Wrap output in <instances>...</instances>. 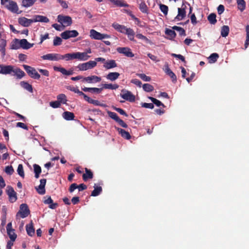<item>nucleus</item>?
<instances>
[{
    "label": "nucleus",
    "instance_id": "6e6d98bb",
    "mask_svg": "<svg viewBox=\"0 0 249 249\" xmlns=\"http://www.w3.org/2000/svg\"><path fill=\"white\" fill-rule=\"evenodd\" d=\"M62 40L61 38L58 36H55L53 39V45L54 46H59L62 44Z\"/></svg>",
    "mask_w": 249,
    "mask_h": 249
},
{
    "label": "nucleus",
    "instance_id": "c756f323",
    "mask_svg": "<svg viewBox=\"0 0 249 249\" xmlns=\"http://www.w3.org/2000/svg\"><path fill=\"white\" fill-rule=\"evenodd\" d=\"M111 2L115 5L119 7H128L129 5L123 0H112Z\"/></svg>",
    "mask_w": 249,
    "mask_h": 249
},
{
    "label": "nucleus",
    "instance_id": "bb28decb",
    "mask_svg": "<svg viewBox=\"0 0 249 249\" xmlns=\"http://www.w3.org/2000/svg\"><path fill=\"white\" fill-rule=\"evenodd\" d=\"M120 73L117 72H109L106 76L107 78L111 81L116 80L119 78Z\"/></svg>",
    "mask_w": 249,
    "mask_h": 249
},
{
    "label": "nucleus",
    "instance_id": "4468645a",
    "mask_svg": "<svg viewBox=\"0 0 249 249\" xmlns=\"http://www.w3.org/2000/svg\"><path fill=\"white\" fill-rule=\"evenodd\" d=\"M163 71L165 73L169 76L173 82L175 83L177 81V76L169 68V65L168 63H166L164 65V68Z\"/></svg>",
    "mask_w": 249,
    "mask_h": 249
},
{
    "label": "nucleus",
    "instance_id": "20e7f679",
    "mask_svg": "<svg viewBox=\"0 0 249 249\" xmlns=\"http://www.w3.org/2000/svg\"><path fill=\"white\" fill-rule=\"evenodd\" d=\"M30 211L28 205L26 204L23 203L20 205L19 210L17 214V216L20 215L22 218H25L30 214Z\"/></svg>",
    "mask_w": 249,
    "mask_h": 249
},
{
    "label": "nucleus",
    "instance_id": "c03bdc74",
    "mask_svg": "<svg viewBox=\"0 0 249 249\" xmlns=\"http://www.w3.org/2000/svg\"><path fill=\"white\" fill-rule=\"evenodd\" d=\"M148 98L152 102L153 105L155 104L157 107L162 106L163 107H165L164 105L157 99L152 97H149Z\"/></svg>",
    "mask_w": 249,
    "mask_h": 249
},
{
    "label": "nucleus",
    "instance_id": "3c124183",
    "mask_svg": "<svg viewBox=\"0 0 249 249\" xmlns=\"http://www.w3.org/2000/svg\"><path fill=\"white\" fill-rule=\"evenodd\" d=\"M136 75L144 81L149 82L151 79L150 76H146L144 73H137Z\"/></svg>",
    "mask_w": 249,
    "mask_h": 249
},
{
    "label": "nucleus",
    "instance_id": "0eeeda50",
    "mask_svg": "<svg viewBox=\"0 0 249 249\" xmlns=\"http://www.w3.org/2000/svg\"><path fill=\"white\" fill-rule=\"evenodd\" d=\"M6 193L8 196L9 200L11 203L16 202L18 199L17 196V193L15 191L13 188L11 186H7V190Z\"/></svg>",
    "mask_w": 249,
    "mask_h": 249
},
{
    "label": "nucleus",
    "instance_id": "dca6fc26",
    "mask_svg": "<svg viewBox=\"0 0 249 249\" xmlns=\"http://www.w3.org/2000/svg\"><path fill=\"white\" fill-rule=\"evenodd\" d=\"M19 24L24 27H28L32 23L34 22L33 19H28L25 17H22L18 18V20Z\"/></svg>",
    "mask_w": 249,
    "mask_h": 249
},
{
    "label": "nucleus",
    "instance_id": "a878e982",
    "mask_svg": "<svg viewBox=\"0 0 249 249\" xmlns=\"http://www.w3.org/2000/svg\"><path fill=\"white\" fill-rule=\"evenodd\" d=\"M14 66L12 65H3L2 73L3 74H8L12 73Z\"/></svg>",
    "mask_w": 249,
    "mask_h": 249
},
{
    "label": "nucleus",
    "instance_id": "c9c22d12",
    "mask_svg": "<svg viewBox=\"0 0 249 249\" xmlns=\"http://www.w3.org/2000/svg\"><path fill=\"white\" fill-rule=\"evenodd\" d=\"M37 0H22V6L24 7H29L34 4Z\"/></svg>",
    "mask_w": 249,
    "mask_h": 249
},
{
    "label": "nucleus",
    "instance_id": "4be33fe9",
    "mask_svg": "<svg viewBox=\"0 0 249 249\" xmlns=\"http://www.w3.org/2000/svg\"><path fill=\"white\" fill-rule=\"evenodd\" d=\"M12 75L16 76L18 79H21L25 76V72L19 68L14 69L13 68V71H12Z\"/></svg>",
    "mask_w": 249,
    "mask_h": 249
},
{
    "label": "nucleus",
    "instance_id": "9d476101",
    "mask_svg": "<svg viewBox=\"0 0 249 249\" xmlns=\"http://www.w3.org/2000/svg\"><path fill=\"white\" fill-rule=\"evenodd\" d=\"M186 6L185 5V3L183 2L181 8H178V14L176 17L175 19L178 21L183 19L186 17Z\"/></svg>",
    "mask_w": 249,
    "mask_h": 249
},
{
    "label": "nucleus",
    "instance_id": "a18cd8bd",
    "mask_svg": "<svg viewBox=\"0 0 249 249\" xmlns=\"http://www.w3.org/2000/svg\"><path fill=\"white\" fill-rule=\"evenodd\" d=\"M142 89L146 92L152 91L154 89V87L152 85L148 83L144 84L142 85Z\"/></svg>",
    "mask_w": 249,
    "mask_h": 249
},
{
    "label": "nucleus",
    "instance_id": "72a5a7b5",
    "mask_svg": "<svg viewBox=\"0 0 249 249\" xmlns=\"http://www.w3.org/2000/svg\"><path fill=\"white\" fill-rule=\"evenodd\" d=\"M6 46V41L4 39H1L0 40V52H1L2 56H4L5 55V47Z\"/></svg>",
    "mask_w": 249,
    "mask_h": 249
},
{
    "label": "nucleus",
    "instance_id": "a211bd4d",
    "mask_svg": "<svg viewBox=\"0 0 249 249\" xmlns=\"http://www.w3.org/2000/svg\"><path fill=\"white\" fill-rule=\"evenodd\" d=\"M53 70L55 71H59V72H61L63 75H71L73 74V70H71L69 71H67L65 68H62V67H56V66H54Z\"/></svg>",
    "mask_w": 249,
    "mask_h": 249
},
{
    "label": "nucleus",
    "instance_id": "9b49d317",
    "mask_svg": "<svg viewBox=\"0 0 249 249\" xmlns=\"http://www.w3.org/2000/svg\"><path fill=\"white\" fill-rule=\"evenodd\" d=\"M57 20L61 24H64L66 26H70L72 24V19L71 17L68 16H63L59 15L57 16Z\"/></svg>",
    "mask_w": 249,
    "mask_h": 249
},
{
    "label": "nucleus",
    "instance_id": "0e129e2a",
    "mask_svg": "<svg viewBox=\"0 0 249 249\" xmlns=\"http://www.w3.org/2000/svg\"><path fill=\"white\" fill-rule=\"evenodd\" d=\"M171 55L173 57H175L179 59L180 60H181L182 62H184V63L186 62L185 57L181 54H177L175 53H172Z\"/></svg>",
    "mask_w": 249,
    "mask_h": 249
},
{
    "label": "nucleus",
    "instance_id": "7c9ffc66",
    "mask_svg": "<svg viewBox=\"0 0 249 249\" xmlns=\"http://www.w3.org/2000/svg\"><path fill=\"white\" fill-rule=\"evenodd\" d=\"M21 86L31 93L33 92V87L31 85L27 82L22 81L20 83Z\"/></svg>",
    "mask_w": 249,
    "mask_h": 249
},
{
    "label": "nucleus",
    "instance_id": "c85d7f7f",
    "mask_svg": "<svg viewBox=\"0 0 249 249\" xmlns=\"http://www.w3.org/2000/svg\"><path fill=\"white\" fill-rule=\"evenodd\" d=\"M26 229L28 235L32 236L35 234V229L33 227L32 221L31 222L30 224L26 225Z\"/></svg>",
    "mask_w": 249,
    "mask_h": 249
},
{
    "label": "nucleus",
    "instance_id": "e433bc0d",
    "mask_svg": "<svg viewBox=\"0 0 249 249\" xmlns=\"http://www.w3.org/2000/svg\"><path fill=\"white\" fill-rule=\"evenodd\" d=\"M230 29L228 26L224 25L221 28V35L223 37H226L228 36Z\"/></svg>",
    "mask_w": 249,
    "mask_h": 249
},
{
    "label": "nucleus",
    "instance_id": "5701e85b",
    "mask_svg": "<svg viewBox=\"0 0 249 249\" xmlns=\"http://www.w3.org/2000/svg\"><path fill=\"white\" fill-rule=\"evenodd\" d=\"M34 22H41L48 23L49 22V19L47 17L41 15H36L33 19Z\"/></svg>",
    "mask_w": 249,
    "mask_h": 249
},
{
    "label": "nucleus",
    "instance_id": "473e14b6",
    "mask_svg": "<svg viewBox=\"0 0 249 249\" xmlns=\"http://www.w3.org/2000/svg\"><path fill=\"white\" fill-rule=\"evenodd\" d=\"M63 118L68 121L72 120L74 118V114L73 113L69 111H65L63 113Z\"/></svg>",
    "mask_w": 249,
    "mask_h": 249
},
{
    "label": "nucleus",
    "instance_id": "f704fd0d",
    "mask_svg": "<svg viewBox=\"0 0 249 249\" xmlns=\"http://www.w3.org/2000/svg\"><path fill=\"white\" fill-rule=\"evenodd\" d=\"M34 171L35 173V177L36 178H38L39 175L41 172V168L39 165L36 164L33 165Z\"/></svg>",
    "mask_w": 249,
    "mask_h": 249
},
{
    "label": "nucleus",
    "instance_id": "ddd939ff",
    "mask_svg": "<svg viewBox=\"0 0 249 249\" xmlns=\"http://www.w3.org/2000/svg\"><path fill=\"white\" fill-rule=\"evenodd\" d=\"M116 50L119 53H122L128 57H132L134 56L131 49L128 47H118Z\"/></svg>",
    "mask_w": 249,
    "mask_h": 249
},
{
    "label": "nucleus",
    "instance_id": "680f3d73",
    "mask_svg": "<svg viewBox=\"0 0 249 249\" xmlns=\"http://www.w3.org/2000/svg\"><path fill=\"white\" fill-rule=\"evenodd\" d=\"M2 223L5 222L6 214H7V208L5 206H3L2 208Z\"/></svg>",
    "mask_w": 249,
    "mask_h": 249
},
{
    "label": "nucleus",
    "instance_id": "052dcab7",
    "mask_svg": "<svg viewBox=\"0 0 249 249\" xmlns=\"http://www.w3.org/2000/svg\"><path fill=\"white\" fill-rule=\"evenodd\" d=\"M61 104H60V102L58 101H55L50 102V106L53 108H56L60 107Z\"/></svg>",
    "mask_w": 249,
    "mask_h": 249
},
{
    "label": "nucleus",
    "instance_id": "774afa93",
    "mask_svg": "<svg viewBox=\"0 0 249 249\" xmlns=\"http://www.w3.org/2000/svg\"><path fill=\"white\" fill-rule=\"evenodd\" d=\"M225 10L224 5L220 4L217 7V13L219 15L222 14Z\"/></svg>",
    "mask_w": 249,
    "mask_h": 249
},
{
    "label": "nucleus",
    "instance_id": "a19ab883",
    "mask_svg": "<svg viewBox=\"0 0 249 249\" xmlns=\"http://www.w3.org/2000/svg\"><path fill=\"white\" fill-rule=\"evenodd\" d=\"M238 8L241 11H244L246 8V2L244 0H236Z\"/></svg>",
    "mask_w": 249,
    "mask_h": 249
},
{
    "label": "nucleus",
    "instance_id": "58836bf2",
    "mask_svg": "<svg viewBox=\"0 0 249 249\" xmlns=\"http://www.w3.org/2000/svg\"><path fill=\"white\" fill-rule=\"evenodd\" d=\"M119 88V85L117 84H102V88L105 89H116Z\"/></svg>",
    "mask_w": 249,
    "mask_h": 249
},
{
    "label": "nucleus",
    "instance_id": "2f4dec72",
    "mask_svg": "<svg viewBox=\"0 0 249 249\" xmlns=\"http://www.w3.org/2000/svg\"><path fill=\"white\" fill-rule=\"evenodd\" d=\"M102 192V188L101 186H96L94 184V190L92 191L91 196H96L99 195Z\"/></svg>",
    "mask_w": 249,
    "mask_h": 249
},
{
    "label": "nucleus",
    "instance_id": "f257e3e1",
    "mask_svg": "<svg viewBox=\"0 0 249 249\" xmlns=\"http://www.w3.org/2000/svg\"><path fill=\"white\" fill-rule=\"evenodd\" d=\"M89 56L87 55L86 53L76 52L73 53H68L63 55V59L66 61H70L73 59H78L81 61L87 60Z\"/></svg>",
    "mask_w": 249,
    "mask_h": 249
},
{
    "label": "nucleus",
    "instance_id": "49530a36",
    "mask_svg": "<svg viewBox=\"0 0 249 249\" xmlns=\"http://www.w3.org/2000/svg\"><path fill=\"white\" fill-rule=\"evenodd\" d=\"M172 29L174 30H176L178 32L180 36H186L185 31L183 28H182L180 27L174 26L172 27Z\"/></svg>",
    "mask_w": 249,
    "mask_h": 249
},
{
    "label": "nucleus",
    "instance_id": "8fccbe9b",
    "mask_svg": "<svg viewBox=\"0 0 249 249\" xmlns=\"http://www.w3.org/2000/svg\"><path fill=\"white\" fill-rule=\"evenodd\" d=\"M246 31L247 33L246 40L245 43V49H247L249 45V25H247L246 27Z\"/></svg>",
    "mask_w": 249,
    "mask_h": 249
},
{
    "label": "nucleus",
    "instance_id": "4c0bfd02",
    "mask_svg": "<svg viewBox=\"0 0 249 249\" xmlns=\"http://www.w3.org/2000/svg\"><path fill=\"white\" fill-rule=\"evenodd\" d=\"M165 33L169 36L170 39H174L176 36V33L173 29H166Z\"/></svg>",
    "mask_w": 249,
    "mask_h": 249
},
{
    "label": "nucleus",
    "instance_id": "7ed1b4c3",
    "mask_svg": "<svg viewBox=\"0 0 249 249\" xmlns=\"http://www.w3.org/2000/svg\"><path fill=\"white\" fill-rule=\"evenodd\" d=\"M23 67L31 78L35 79H39L40 78V74L36 71L34 68L26 65H23Z\"/></svg>",
    "mask_w": 249,
    "mask_h": 249
},
{
    "label": "nucleus",
    "instance_id": "ea45409f",
    "mask_svg": "<svg viewBox=\"0 0 249 249\" xmlns=\"http://www.w3.org/2000/svg\"><path fill=\"white\" fill-rule=\"evenodd\" d=\"M139 9L143 13H148V7L144 1H142L139 4Z\"/></svg>",
    "mask_w": 249,
    "mask_h": 249
},
{
    "label": "nucleus",
    "instance_id": "09e8293b",
    "mask_svg": "<svg viewBox=\"0 0 249 249\" xmlns=\"http://www.w3.org/2000/svg\"><path fill=\"white\" fill-rule=\"evenodd\" d=\"M159 7L160 11L163 13L164 15H167L168 12V7L166 5L163 4H160Z\"/></svg>",
    "mask_w": 249,
    "mask_h": 249
},
{
    "label": "nucleus",
    "instance_id": "1a4fd4ad",
    "mask_svg": "<svg viewBox=\"0 0 249 249\" xmlns=\"http://www.w3.org/2000/svg\"><path fill=\"white\" fill-rule=\"evenodd\" d=\"M79 33L76 30H67L60 35L62 38L68 39L71 37H75L78 36Z\"/></svg>",
    "mask_w": 249,
    "mask_h": 249
},
{
    "label": "nucleus",
    "instance_id": "b1692460",
    "mask_svg": "<svg viewBox=\"0 0 249 249\" xmlns=\"http://www.w3.org/2000/svg\"><path fill=\"white\" fill-rule=\"evenodd\" d=\"M124 34L127 36L128 38L131 41H134L135 32L134 30L130 28H126Z\"/></svg>",
    "mask_w": 249,
    "mask_h": 249
},
{
    "label": "nucleus",
    "instance_id": "cd10ccee",
    "mask_svg": "<svg viewBox=\"0 0 249 249\" xmlns=\"http://www.w3.org/2000/svg\"><path fill=\"white\" fill-rule=\"evenodd\" d=\"M112 27L117 31L124 34L125 29L126 28V26L124 25H120L118 23H114L112 24Z\"/></svg>",
    "mask_w": 249,
    "mask_h": 249
},
{
    "label": "nucleus",
    "instance_id": "13d9d810",
    "mask_svg": "<svg viewBox=\"0 0 249 249\" xmlns=\"http://www.w3.org/2000/svg\"><path fill=\"white\" fill-rule=\"evenodd\" d=\"M142 107L146 108H150V109H153L154 107V106L152 103H141V104Z\"/></svg>",
    "mask_w": 249,
    "mask_h": 249
},
{
    "label": "nucleus",
    "instance_id": "de8ad7c7",
    "mask_svg": "<svg viewBox=\"0 0 249 249\" xmlns=\"http://www.w3.org/2000/svg\"><path fill=\"white\" fill-rule=\"evenodd\" d=\"M19 48H20L19 40L16 38L11 46V49L17 50Z\"/></svg>",
    "mask_w": 249,
    "mask_h": 249
},
{
    "label": "nucleus",
    "instance_id": "37998d69",
    "mask_svg": "<svg viewBox=\"0 0 249 249\" xmlns=\"http://www.w3.org/2000/svg\"><path fill=\"white\" fill-rule=\"evenodd\" d=\"M57 101L60 102V104H66L67 101L66 96L64 94H60L57 96Z\"/></svg>",
    "mask_w": 249,
    "mask_h": 249
},
{
    "label": "nucleus",
    "instance_id": "393cba45",
    "mask_svg": "<svg viewBox=\"0 0 249 249\" xmlns=\"http://www.w3.org/2000/svg\"><path fill=\"white\" fill-rule=\"evenodd\" d=\"M85 172L86 173L85 174H83L82 176L83 179L85 181H87L89 179H91L93 178V174L90 170L86 168Z\"/></svg>",
    "mask_w": 249,
    "mask_h": 249
},
{
    "label": "nucleus",
    "instance_id": "79ce46f5",
    "mask_svg": "<svg viewBox=\"0 0 249 249\" xmlns=\"http://www.w3.org/2000/svg\"><path fill=\"white\" fill-rule=\"evenodd\" d=\"M216 17V16L215 14L211 13L208 16V20H209L211 24H215L217 22Z\"/></svg>",
    "mask_w": 249,
    "mask_h": 249
},
{
    "label": "nucleus",
    "instance_id": "bf43d9fd",
    "mask_svg": "<svg viewBox=\"0 0 249 249\" xmlns=\"http://www.w3.org/2000/svg\"><path fill=\"white\" fill-rule=\"evenodd\" d=\"M63 60V55L59 53H53V61Z\"/></svg>",
    "mask_w": 249,
    "mask_h": 249
},
{
    "label": "nucleus",
    "instance_id": "aec40b11",
    "mask_svg": "<svg viewBox=\"0 0 249 249\" xmlns=\"http://www.w3.org/2000/svg\"><path fill=\"white\" fill-rule=\"evenodd\" d=\"M115 129L123 138L126 140H129L131 138V135L128 132L126 131L122 128L117 127H115Z\"/></svg>",
    "mask_w": 249,
    "mask_h": 249
},
{
    "label": "nucleus",
    "instance_id": "e2e57ef3",
    "mask_svg": "<svg viewBox=\"0 0 249 249\" xmlns=\"http://www.w3.org/2000/svg\"><path fill=\"white\" fill-rule=\"evenodd\" d=\"M53 53H48L45 55H42L41 57L43 60H49L53 61Z\"/></svg>",
    "mask_w": 249,
    "mask_h": 249
},
{
    "label": "nucleus",
    "instance_id": "f8f14e48",
    "mask_svg": "<svg viewBox=\"0 0 249 249\" xmlns=\"http://www.w3.org/2000/svg\"><path fill=\"white\" fill-rule=\"evenodd\" d=\"M7 233L11 240L15 241L17 238V235L15 232V230L12 228L11 222H9L6 226Z\"/></svg>",
    "mask_w": 249,
    "mask_h": 249
},
{
    "label": "nucleus",
    "instance_id": "39448f33",
    "mask_svg": "<svg viewBox=\"0 0 249 249\" xmlns=\"http://www.w3.org/2000/svg\"><path fill=\"white\" fill-rule=\"evenodd\" d=\"M97 65V62L95 61H89L86 63L80 64L78 65L77 68L80 71H87L89 69H91Z\"/></svg>",
    "mask_w": 249,
    "mask_h": 249
},
{
    "label": "nucleus",
    "instance_id": "6e6552de",
    "mask_svg": "<svg viewBox=\"0 0 249 249\" xmlns=\"http://www.w3.org/2000/svg\"><path fill=\"white\" fill-rule=\"evenodd\" d=\"M122 92L123 93H121L120 96L124 99L130 102H133L135 101V96L131 91L123 89Z\"/></svg>",
    "mask_w": 249,
    "mask_h": 249
},
{
    "label": "nucleus",
    "instance_id": "864d4df0",
    "mask_svg": "<svg viewBox=\"0 0 249 249\" xmlns=\"http://www.w3.org/2000/svg\"><path fill=\"white\" fill-rule=\"evenodd\" d=\"M17 172L18 174L22 178L24 177V172L23 170V165L21 164H20L18 165Z\"/></svg>",
    "mask_w": 249,
    "mask_h": 249
},
{
    "label": "nucleus",
    "instance_id": "423d86ee",
    "mask_svg": "<svg viewBox=\"0 0 249 249\" xmlns=\"http://www.w3.org/2000/svg\"><path fill=\"white\" fill-rule=\"evenodd\" d=\"M89 36L92 39L97 40H102L104 38H109L110 36L109 35L107 34H103L99 32H98L94 29H91L90 31Z\"/></svg>",
    "mask_w": 249,
    "mask_h": 249
},
{
    "label": "nucleus",
    "instance_id": "2eb2a0df",
    "mask_svg": "<svg viewBox=\"0 0 249 249\" xmlns=\"http://www.w3.org/2000/svg\"><path fill=\"white\" fill-rule=\"evenodd\" d=\"M40 185L37 186L36 187V189L37 193L40 195H44L45 194V186L46 183V179H41L40 180Z\"/></svg>",
    "mask_w": 249,
    "mask_h": 249
},
{
    "label": "nucleus",
    "instance_id": "4d7b16f0",
    "mask_svg": "<svg viewBox=\"0 0 249 249\" xmlns=\"http://www.w3.org/2000/svg\"><path fill=\"white\" fill-rule=\"evenodd\" d=\"M4 171L5 173L9 175H12L14 172V169L11 165L6 166Z\"/></svg>",
    "mask_w": 249,
    "mask_h": 249
},
{
    "label": "nucleus",
    "instance_id": "6ab92c4d",
    "mask_svg": "<svg viewBox=\"0 0 249 249\" xmlns=\"http://www.w3.org/2000/svg\"><path fill=\"white\" fill-rule=\"evenodd\" d=\"M20 48L23 49H29L34 46V43H30L28 42L26 39H22L19 40Z\"/></svg>",
    "mask_w": 249,
    "mask_h": 249
},
{
    "label": "nucleus",
    "instance_id": "338daca9",
    "mask_svg": "<svg viewBox=\"0 0 249 249\" xmlns=\"http://www.w3.org/2000/svg\"><path fill=\"white\" fill-rule=\"evenodd\" d=\"M131 83L136 85V86H137L139 87H141L142 86V82L139 80H138L137 79H132L131 80Z\"/></svg>",
    "mask_w": 249,
    "mask_h": 249
},
{
    "label": "nucleus",
    "instance_id": "412c9836",
    "mask_svg": "<svg viewBox=\"0 0 249 249\" xmlns=\"http://www.w3.org/2000/svg\"><path fill=\"white\" fill-rule=\"evenodd\" d=\"M117 66V64L114 60H109L104 62V67L107 69H111Z\"/></svg>",
    "mask_w": 249,
    "mask_h": 249
},
{
    "label": "nucleus",
    "instance_id": "f03ea898",
    "mask_svg": "<svg viewBox=\"0 0 249 249\" xmlns=\"http://www.w3.org/2000/svg\"><path fill=\"white\" fill-rule=\"evenodd\" d=\"M1 4L4 8L13 13H17L18 10L17 3L13 0H1Z\"/></svg>",
    "mask_w": 249,
    "mask_h": 249
},
{
    "label": "nucleus",
    "instance_id": "5fc2aeb1",
    "mask_svg": "<svg viewBox=\"0 0 249 249\" xmlns=\"http://www.w3.org/2000/svg\"><path fill=\"white\" fill-rule=\"evenodd\" d=\"M219 57V55L217 53H213L211 54L209 57L210 60L211 62H215Z\"/></svg>",
    "mask_w": 249,
    "mask_h": 249
},
{
    "label": "nucleus",
    "instance_id": "f3484780",
    "mask_svg": "<svg viewBox=\"0 0 249 249\" xmlns=\"http://www.w3.org/2000/svg\"><path fill=\"white\" fill-rule=\"evenodd\" d=\"M83 80L89 83H97L101 81V78L100 77L96 75H92L84 77Z\"/></svg>",
    "mask_w": 249,
    "mask_h": 249
},
{
    "label": "nucleus",
    "instance_id": "603ef678",
    "mask_svg": "<svg viewBox=\"0 0 249 249\" xmlns=\"http://www.w3.org/2000/svg\"><path fill=\"white\" fill-rule=\"evenodd\" d=\"M107 114H108V116L109 117H110L111 119H112L114 120H115L116 122H117V121L120 118L118 117V116L117 115V114L116 113L114 112H111V111H107Z\"/></svg>",
    "mask_w": 249,
    "mask_h": 249
},
{
    "label": "nucleus",
    "instance_id": "69168bd1",
    "mask_svg": "<svg viewBox=\"0 0 249 249\" xmlns=\"http://www.w3.org/2000/svg\"><path fill=\"white\" fill-rule=\"evenodd\" d=\"M114 109L121 115H124L126 117L128 116L127 113L123 109L118 107H114Z\"/></svg>",
    "mask_w": 249,
    "mask_h": 249
}]
</instances>
